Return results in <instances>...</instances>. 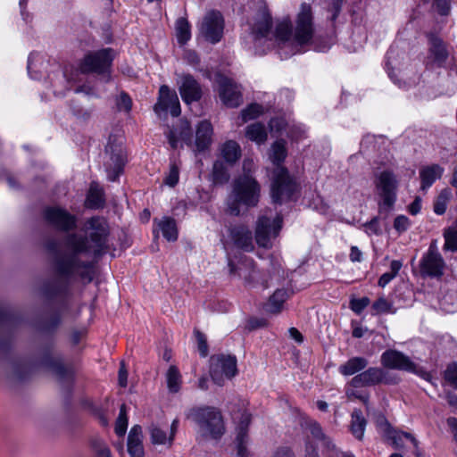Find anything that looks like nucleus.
Listing matches in <instances>:
<instances>
[{"label":"nucleus","instance_id":"nucleus-18","mask_svg":"<svg viewBox=\"0 0 457 457\" xmlns=\"http://www.w3.org/2000/svg\"><path fill=\"white\" fill-rule=\"evenodd\" d=\"M270 131L272 136H280L284 132L292 140H299L305 133L302 126L290 125L284 118L271 119L269 122Z\"/></svg>","mask_w":457,"mask_h":457},{"label":"nucleus","instance_id":"nucleus-34","mask_svg":"<svg viewBox=\"0 0 457 457\" xmlns=\"http://www.w3.org/2000/svg\"><path fill=\"white\" fill-rule=\"evenodd\" d=\"M288 294L285 289H278L270 296L266 310L270 313H278L282 310L283 303L287 299Z\"/></svg>","mask_w":457,"mask_h":457},{"label":"nucleus","instance_id":"nucleus-8","mask_svg":"<svg viewBox=\"0 0 457 457\" xmlns=\"http://www.w3.org/2000/svg\"><path fill=\"white\" fill-rule=\"evenodd\" d=\"M193 420L199 427L203 437L218 439L225 432L223 420L220 411L214 408H199L191 413Z\"/></svg>","mask_w":457,"mask_h":457},{"label":"nucleus","instance_id":"nucleus-38","mask_svg":"<svg viewBox=\"0 0 457 457\" xmlns=\"http://www.w3.org/2000/svg\"><path fill=\"white\" fill-rule=\"evenodd\" d=\"M381 363L387 370H395L400 368V353L395 350H387L381 355Z\"/></svg>","mask_w":457,"mask_h":457},{"label":"nucleus","instance_id":"nucleus-39","mask_svg":"<svg viewBox=\"0 0 457 457\" xmlns=\"http://www.w3.org/2000/svg\"><path fill=\"white\" fill-rule=\"evenodd\" d=\"M79 80L74 78L66 79L65 75L60 73L58 78L53 82L54 94L58 96L63 95L66 90L71 89Z\"/></svg>","mask_w":457,"mask_h":457},{"label":"nucleus","instance_id":"nucleus-45","mask_svg":"<svg viewBox=\"0 0 457 457\" xmlns=\"http://www.w3.org/2000/svg\"><path fill=\"white\" fill-rule=\"evenodd\" d=\"M445 247L453 252H457V223L445 232Z\"/></svg>","mask_w":457,"mask_h":457},{"label":"nucleus","instance_id":"nucleus-43","mask_svg":"<svg viewBox=\"0 0 457 457\" xmlns=\"http://www.w3.org/2000/svg\"><path fill=\"white\" fill-rule=\"evenodd\" d=\"M451 197L452 192L449 188H445L441 191L434 203V212L437 215H442L445 212Z\"/></svg>","mask_w":457,"mask_h":457},{"label":"nucleus","instance_id":"nucleus-12","mask_svg":"<svg viewBox=\"0 0 457 457\" xmlns=\"http://www.w3.org/2000/svg\"><path fill=\"white\" fill-rule=\"evenodd\" d=\"M237 373V359L232 355L217 354L211 357L210 374L215 384L224 385Z\"/></svg>","mask_w":457,"mask_h":457},{"label":"nucleus","instance_id":"nucleus-23","mask_svg":"<svg viewBox=\"0 0 457 457\" xmlns=\"http://www.w3.org/2000/svg\"><path fill=\"white\" fill-rule=\"evenodd\" d=\"M178 426V420H174L170 425V434L168 435L167 432L162 429L161 428L153 425L150 428V436L152 443L154 445H163L170 446L174 440Z\"/></svg>","mask_w":457,"mask_h":457},{"label":"nucleus","instance_id":"nucleus-27","mask_svg":"<svg viewBox=\"0 0 457 457\" xmlns=\"http://www.w3.org/2000/svg\"><path fill=\"white\" fill-rule=\"evenodd\" d=\"M245 137L253 142L257 145L266 143L268 139V132L265 126L260 122H254L248 125L245 130Z\"/></svg>","mask_w":457,"mask_h":457},{"label":"nucleus","instance_id":"nucleus-40","mask_svg":"<svg viewBox=\"0 0 457 457\" xmlns=\"http://www.w3.org/2000/svg\"><path fill=\"white\" fill-rule=\"evenodd\" d=\"M396 308L394 307L392 301L385 297H379L371 306L372 315H378L382 313H395Z\"/></svg>","mask_w":457,"mask_h":457},{"label":"nucleus","instance_id":"nucleus-29","mask_svg":"<svg viewBox=\"0 0 457 457\" xmlns=\"http://www.w3.org/2000/svg\"><path fill=\"white\" fill-rule=\"evenodd\" d=\"M221 158L228 163H235L241 156V147L234 140H228L220 147Z\"/></svg>","mask_w":457,"mask_h":457},{"label":"nucleus","instance_id":"nucleus-22","mask_svg":"<svg viewBox=\"0 0 457 457\" xmlns=\"http://www.w3.org/2000/svg\"><path fill=\"white\" fill-rule=\"evenodd\" d=\"M46 219L56 228L67 230L75 225L73 216L59 208H48L45 212Z\"/></svg>","mask_w":457,"mask_h":457},{"label":"nucleus","instance_id":"nucleus-49","mask_svg":"<svg viewBox=\"0 0 457 457\" xmlns=\"http://www.w3.org/2000/svg\"><path fill=\"white\" fill-rule=\"evenodd\" d=\"M433 6L442 16L449 15L452 7V0H434Z\"/></svg>","mask_w":457,"mask_h":457},{"label":"nucleus","instance_id":"nucleus-33","mask_svg":"<svg viewBox=\"0 0 457 457\" xmlns=\"http://www.w3.org/2000/svg\"><path fill=\"white\" fill-rule=\"evenodd\" d=\"M366 420L361 411L355 410L352 413L351 432L355 438L361 440L366 428Z\"/></svg>","mask_w":457,"mask_h":457},{"label":"nucleus","instance_id":"nucleus-19","mask_svg":"<svg viewBox=\"0 0 457 457\" xmlns=\"http://www.w3.org/2000/svg\"><path fill=\"white\" fill-rule=\"evenodd\" d=\"M106 153L110 154V163H107L106 170L108 179L114 181L122 172L125 163V154L122 146L120 145L115 149L110 144L106 146Z\"/></svg>","mask_w":457,"mask_h":457},{"label":"nucleus","instance_id":"nucleus-28","mask_svg":"<svg viewBox=\"0 0 457 457\" xmlns=\"http://www.w3.org/2000/svg\"><path fill=\"white\" fill-rule=\"evenodd\" d=\"M376 426L379 435L384 438V440L393 445L396 446V431L393 430L387 420L383 415H378L376 417Z\"/></svg>","mask_w":457,"mask_h":457},{"label":"nucleus","instance_id":"nucleus-25","mask_svg":"<svg viewBox=\"0 0 457 457\" xmlns=\"http://www.w3.org/2000/svg\"><path fill=\"white\" fill-rule=\"evenodd\" d=\"M143 435L140 426H134L128 437V452L130 457H144Z\"/></svg>","mask_w":457,"mask_h":457},{"label":"nucleus","instance_id":"nucleus-24","mask_svg":"<svg viewBox=\"0 0 457 457\" xmlns=\"http://www.w3.org/2000/svg\"><path fill=\"white\" fill-rule=\"evenodd\" d=\"M445 169L439 164H431L420 170V188L427 190L444 174Z\"/></svg>","mask_w":457,"mask_h":457},{"label":"nucleus","instance_id":"nucleus-47","mask_svg":"<svg viewBox=\"0 0 457 457\" xmlns=\"http://www.w3.org/2000/svg\"><path fill=\"white\" fill-rule=\"evenodd\" d=\"M128 428V418L125 405H121L115 423V432L118 436H123Z\"/></svg>","mask_w":457,"mask_h":457},{"label":"nucleus","instance_id":"nucleus-61","mask_svg":"<svg viewBox=\"0 0 457 457\" xmlns=\"http://www.w3.org/2000/svg\"><path fill=\"white\" fill-rule=\"evenodd\" d=\"M305 457H318L313 445L309 440L305 443Z\"/></svg>","mask_w":457,"mask_h":457},{"label":"nucleus","instance_id":"nucleus-21","mask_svg":"<svg viewBox=\"0 0 457 457\" xmlns=\"http://www.w3.org/2000/svg\"><path fill=\"white\" fill-rule=\"evenodd\" d=\"M400 67V46L397 43L393 44L385 55L384 69L389 79L395 83L400 82L398 73Z\"/></svg>","mask_w":457,"mask_h":457},{"label":"nucleus","instance_id":"nucleus-14","mask_svg":"<svg viewBox=\"0 0 457 457\" xmlns=\"http://www.w3.org/2000/svg\"><path fill=\"white\" fill-rule=\"evenodd\" d=\"M154 111L160 118L165 117L168 112L174 117H178L181 112V109L176 92L170 90L166 85L161 86L158 100L154 106Z\"/></svg>","mask_w":457,"mask_h":457},{"label":"nucleus","instance_id":"nucleus-5","mask_svg":"<svg viewBox=\"0 0 457 457\" xmlns=\"http://www.w3.org/2000/svg\"><path fill=\"white\" fill-rule=\"evenodd\" d=\"M260 193L261 187L253 176L240 175L233 181L232 190L227 199L228 212L232 215H238L241 207L255 206Z\"/></svg>","mask_w":457,"mask_h":457},{"label":"nucleus","instance_id":"nucleus-48","mask_svg":"<svg viewBox=\"0 0 457 457\" xmlns=\"http://www.w3.org/2000/svg\"><path fill=\"white\" fill-rule=\"evenodd\" d=\"M179 179V168L176 164V162H171L170 164L169 172L164 179V184L168 187H173L178 184Z\"/></svg>","mask_w":457,"mask_h":457},{"label":"nucleus","instance_id":"nucleus-30","mask_svg":"<svg viewBox=\"0 0 457 457\" xmlns=\"http://www.w3.org/2000/svg\"><path fill=\"white\" fill-rule=\"evenodd\" d=\"M159 230L168 241H176L178 238V228L175 220L169 217H163L160 220H154Z\"/></svg>","mask_w":457,"mask_h":457},{"label":"nucleus","instance_id":"nucleus-16","mask_svg":"<svg viewBox=\"0 0 457 457\" xmlns=\"http://www.w3.org/2000/svg\"><path fill=\"white\" fill-rule=\"evenodd\" d=\"M445 262L431 245L420 262V272L429 277H440L443 275Z\"/></svg>","mask_w":457,"mask_h":457},{"label":"nucleus","instance_id":"nucleus-37","mask_svg":"<svg viewBox=\"0 0 457 457\" xmlns=\"http://www.w3.org/2000/svg\"><path fill=\"white\" fill-rule=\"evenodd\" d=\"M166 382L170 393H177L181 386V375L175 366H170L166 372Z\"/></svg>","mask_w":457,"mask_h":457},{"label":"nucleus","instance_id":"nucleus-26","mask_svg":"<svg viewBox=\"0 0 457 457\" xmlns=\"http://www.w3.org/2000/svg\"><path fill=\"white\" fill-rule=\"evenodd\" d=\"M402 447L405 449L407 456L428 457L425 451L420 446V442L411 433L402 432Z\"/></svg>","mask_w":457,"mask_h":457},{"label":"nucleus","instance_id":"nucleus-36","mask_svg":"<svg viewBox=\"0 0 457 457\" xmlns=\"http://www.w3.org/2000/svg\"><path fill=\"white\" fill-rule=\"evenodd\" d=\"M104 203L103 190L97 183H92L87 196L86 204L89 208H98Z\"/></svg>","mask_w":457,"mask_h":457},{"label":"nucleus","instance_id":"nucleus-60","mask_svg":"<svg viewBox=\"0 0 457 457\" xmlns=\"http://www.w3.org/2000/svg\"><path fill=\"white\" fill-rule=\"evenodd\" d=\"M185 59L191 65H195L199 62L198 55L193 51H187L185 54Z\"/></svg>","mask_w":457,"mask_h":457},{"label":"nucleus","instance_id":"nucleus-64","mask_svg":"<svg viewBox=\"0 0 457 457\" xmlns=\"http://www.w3.org/2000/svg\"><path fill=\"white\" fill-rule=\"evenodd\" d=\"M274 457H294V453L287 448H282L277 451Z\"/></svg>","mask_w":457,"mask_h":457},{"label":"nucleus","instance_id":"nucleus-7","mask_svg":"<svg viewBox=\"0 0 457 457\" xmlns=\"http://www.w3.org/2000/svg\"><path fill=\"white\" fill-rule=\"evenodd\" d=\"M395 380V378H392L388 376V371L378 368H370L352 378L345 391L346 395L351 400L356 398L366 403L368 396L358 390L360 387L373 386L380 382L392 383Z\"/></svg>","mask_w":457,"mask_h":457},{"label":"nucleus","instance_id":"nucleus-15","mask_svg":"<svg viewBox=\"0 0 457 457\" xmlns=\"http://www.w3.org/2000/svg\"><path fill=\"white\" fill-rule=\"evenodd\" d=\"M219 96L227 107L235 108L243 102L240 87L223 76L219 77Z\"/></svg>","mask_w":457,"mask_h":457},{"label":"nucleus","instance_id":"nucleus-6","mask_svg":"<svg viewBox=\"0 0 457 457\" xmlns=\"http://www.w3.org/2000/svg\"><path fill=\"white\" fill-rule=\"evenodd\" d=\"M86 233L90 236V242L72 237L69 239V245L76 253L92 252L96 255L100 254L108 234L106 220L98 217L90 219L87 223Z\"/></svg>","mask_w":457,"mask_h":457},{"label":"nucleus","instance_id":"nucleus-13","mask_svg":"<svg viewBox=\"0 0 457 457\" xmlns=\"http://www.w3.org/2000/svg\"><path fill=\"white\" fill-rule=\"evenodd\" d=\"M199 35L211 44L220 41L224 32V19L218 11H208L198 26Z\"/></svg>","mask_w":457,"mask_h":457},{"label":"nucleus","instance_id":"nucleus-42","mask_svg":"<svg viewBox=\"0 0 457 457\" xmlns=\"http://www.w3.org/2000/svg\"><path fill=\"white\" fill-rule=\"evenodd\" d=\"M41 66H46L42 56L38 54H31L28 59V72L32 79H40L41 75L38 72Z\"/></svg>","mask_w":457,"mask_h":457},{"label":"nucleus","instance_id":"nucleus-46","mask_svg":"<svg viewBox=\"0 0 457 457\" xmlns=\"http://www.w3.org/2000/svg\"><path fill=\"white\" fill-rule=\"evenodd\" d=\"M400 270V262L398 261H394L391 263V270L384 273L378 279V286L381 287H385L388 285L391 280L396 277L398 271Z\"/></svg>","mask_w":457,"mask_h":457},{"label":"nucleus","instance_id":"nucleus-10","mask_svg":"<svg viewBox=\"0 0 457 457\" xmlns=\"http://www.w3.org/2000/svg\"><path fill=\"white\" fill-rule=\"evenodd\" d=\"M281 228L282 218L279 215L260 217L255 228V241L258 246L271 248L273 240L278 236Z\"/></svg>","mask_w":457,"mask_h":457},{"label":"nucleus","instance_id":"nucleus-52","mask_svg":"<svg viewBox=\"0 0 457 457\" xmlns=\"http://www.w3.org/2000/svg\"><path fill=\"white\" fill-rule=\"evenodd\" d=\"M195 338L197 341V346H198L200 354L203 357H205L208 353L206 338H205L204 335L203 333H201L200 331H195Z\"/></svg>","mask_w":457,"mask_h":457},{"label":"nucleus","instance_id":"nucleus-57","mask_svg":"<svg viewBox=\"0 0 457 457\" xmlns=\"http://www.w3.org/2000/svg\"><path fill=\"white\" fill-rule=\"evenodd\" d=\"M350 260L353 262H360L362 260V253L357 246L351 247Z\"/></svg>","mask_w":457,"mask_h":457},{"label":"nucleus","instance_id":"nucleus-50","mask_svg":"<svg viewBox=\"0 0 457 457\" xmlns=\"http://www.w3.org/2000/svg\"><path fill=\"white\" fill-rule=\"evenodd\" d=\"M445 378L457 389V364H450L445 371Z\"/></svg>","mask_w":457,"mask_h":457},{"label":"nucleus","instance_id":"nucleus-1","mask_svg":"<svg viewBox=\"0 0 457 457\" xmlns=\"http://www.w3.org/2000/svg\"><path fill=\"white\" fill-rule=\"evenodd\" d=\"M270 25V17L264 6L262 17L251 33L256 49L262 45H267L270 47L273 41L294 49L306 45L311 42L314 33L312 7L305 3L301 4L300 11L296 15L294 32L288 19L278 21L274 30L271 29Z\"/></svg>","mask_w":457,"mask_h":457},{"label":"nucleus","instance_id":"nucleus-53","mask_svg":"<svg viewBox=\"0 0 457 457\" xmlns=\"http://www.w3.org/2000/svg\"><path fill=\"white\" fill-rule=\"evenodd\" d=\"M117 105L120 110L129 112L132 105L130 97L128 95L121 93L117 100Z\"/></svg>","mask_w":457,"mask_h":457},{"label":"nucleus","instance_id":"nucleus-9","mask_svg":"<svg viewBox=\"0 0 457 457\" xmlns=\"http://www.w3.org/2000/svg\"><path fill=\"white\" fill-rule=\"evenodd\" d=\"M376 188L379 197L380 212L390 213L397 199L396 177L387 170L381 171L376 178Z\"/></svg>","mask_w":457,"mask_h":457},{"label":"nucleus","instance_id":"nucleus-2","mask_svg":"<svg viewBox=\"0 0 457 457\" xmlns=\"http://www.w3.org/2000/svg\"><path fill=\"white\" fill-rule=\"evenodd\" d=\"M229 236L231 242L225 241L223 245L228 256L230 275L243 279L248 285L257 283L261 278V273L255 268L253 261L238 253V250H253L251 231L245 227L237 226L230 229Z\"/></svg>","mask_w":457,"mask_h":457},{"label":"nucleus","instance_id":"nucleus-17","mask_svg":"<svg viewBox=\"0 0 457 457\" xmlns=\"http://www.w3.org/2000/svg\"><path fill=\"white\" fill-rule=\"evenodd\" d=\"M428 43L429 48L427 57V65L431 68L442 67L448 58V52L443 40L434 35H430Z\"/></svg>","mask_w":457,"mask_h":457},{"label":"nucleus","instance_id":"nucleus-59","mask_svg":"<svg viewBox=\"0 0 457 457\" xmlns=\"http://www.w3.org/2000/svg\"><path fill=\"white\" fill-rule=\"evenodd\" d=\"M128 380V372L125 370L124 366L121 365L119 370V384L120 386L125 387L127 386Z\"/></svg>","mask_w":457,"mask_h":457},{"label":"nucleus","instance_id":"nucleus-11","mask_svg":"<svg viewBox=\"0 0 457 457\" xmlns=\"http://www.w3.org/2000/svg\"><path fill=\"white\" fill-rule=\"evenodd\" d=\"M115 53L111 48H104L98 51L91 52L85 55L80 63V71L82 73L95 72L104 74L109 77L110 68Z\"/></svg>","mask_w":457,"mask_h":457},{"label":"nucleus","instance_id":"nucleus-55","mask_svg":"<svg viewBox=\"0 0 457 457\" xmlns=\"http://www.w3.org/2000/svg\"><path fill=\"white\" fill-rule=\"evenodd\" d=\"M254 170H255V164H254L253 160L251 158H245L243 161V174L242 175L248 174V175L253 176L252 174L254 171Z\"/></svg>","mask_w":457,"mask_h":457},{"label":"nucleus","instance_id":"nucleus-35","mask_svg":"<svg viewBox=\"0 0 457 457\" xmlns=\"http://www.w3.org/2000/svg\"><path fill=\"white\" fill-rule=\"evenodd\" d=\"M176 37L180 45H185L191 38V27L188 21L179 18L175 24Z\"/></svg>","mask_w":457,"mask_h":457},{"label":"nucleus","instance_id":"nucleus-20","mask_svg":"<svg viewBox=\"0 0 457 457\" xmlns=\"http://www.w3.org/2000/svg\"><path fill=\"white\" fill-rule=\"evenodd\" d=\"M179 91L187 104L198 101L202 96L200 85L191 75L181 76L179 81Z\"/></svg>","mask_w":457,"mask_h":457},{"label":"nucleus","instance_id":"nucleus-4","mask_svg":"<svg viewBox=\"0 0 457 457\" xmlns=\"http://www.w3.org/2000/svg\"><path fill=\"white\" fill-rule=\"evenodd\" d=\"M213 128L208 120L199 122L195 137L191 134L190 125L186 120H180L176 128L170 129L167 137L172 148L183 147L185 145L195 152L207 150L212 143Z\"/></svg>","mask_w":457,"mask_h":457},{"label":"nucleus","instance_id":"nucleus-58","mask_svg":"<svg viewBox=\"0 0 457 457\" xmlns=\"http://www.w3.org/2000/svg\"><path fill=\"white\" fill-rule=\"evenodd\" d=\"M75 93H84L87 96H93L95 95V91L92 87H90L87 85H79L74 88Z\"/></svg>","mask_w":457,"mask_h":457},{"label":"nucleus","instance_id":"nucleus-56","mask_svg":"<svg viewBox=\"0 0 457 457\" xmlns=\"http://www.w3.org/2000/svg\"><path fill=\"white\" fill-rule=\"evenodd\" d=\"M421 209V198L416 196L413 202L408 206V212L411 215H416L420 212Z\"/></svg>","mask_w":457,"mask_h":457},{"label":"nucleus","instance_id":"nucleus-41","mask_svg":"<svg viewBox=\"0 0 457 457\" xmlns=\"http://www.w3.org/2000/svg\"><path fill=\"white\" fill-rule=\"evenodd\" d=\"M263 107L257 104L248 105L245 109L242 110L240 113L238 119H240L241 121L239 122V125H242L243 123H245L249 120L259 118L261 115L263 114Z\"/></svg>","mask_w":457,"mask_h":457},{"label":"nucleus","instance_id":"nucleus-51","mask_svg":"<svg viewBox=\"0 0 457 457\" xmlns=\"http://www.w3.org/2000/svg\"><path fill=\"white\" fill-rule=\"evenodd\" d=\"M350 304H351V309L355 313L360 314L370 304V299L368 297L353 299L351 301Z\"/></svg>","mask_w":457,"mask_h":457},{"label":"nucleus","instance_id":"nucleus-63","mask_svg":"<svg viewBox=\"0 0 457 457\" xmlns=\"http://www.w3.org/2000/svg\"><path fill=\"white\" fill-rule=\"evenodd\" d=\"M342 4H343V0H332L331 2V5H332V8H333V18L335 19L337 14L339 13L340 10H341V7H342Z\"/></svg>","mask_w":457,"mask_h":457},{"label":"nucleus","instance_id":"nucleus-54","mask_svg":"<svg viewBox=\"0 0 457 457\" xmlns=\"http://www.w3.org/2000/svg\"><path fill=\"white\" fill-rule=\"evenodd\" d=\"M365 232L369 235H377L379 233V224L378 219H372L370 222L364 224Z\"/></svg>","mask_w":457,"mask_h":457},{"label":"nucleus","instance_id":"nucleus-32","mask_svg":"<svg viewBox=\"0 0 457 457\" xmlns=\"http://www.w3.org/2000/svg\"><path fill=\"white\" fill-rule=\"evenodd\" d=\"M242 424L243 426L239 428V431L237 432L236 443H237V454L240 457H245L246 456V448L245 444L247 442V436L245 432V428L250 422V415L248 413H244L242 415Z\"/></svg>","mask_w":457,"mask_h":457},{"label":"nucleus","instance_id":"nucleus-31","mask_svg":"<svg viewBox=\"0 0 457 457\" xmlns=\"http://www.w3.org/2000/svg\"><path fill=\"white\" fill-rule=\"evenodd\" d=\"M368 365V361L362 357H353L349 359L345 364L339 367V371L344 376H352L363 370Z\"/></svg>","mask_w":457,"mask_h":457},{"label":"nucleus","instance_id":"nucleus-3","mask_svg":"<svg viewBox=\"0 0 457 457\" xmlns=\"http://www.w3.org/2000/svg\"><path fill=\"white\" fill-rule=\"evenodd\" d=\"M287 154L286 141L276 140L270 148L269 159L276 165L272 172L270 195L274 203L289 200L297 190L296 183L290 178L287 170L281 166Z\"/></svg>","mask_w":457,"mask_h":457},{"label":"nucleus","instance_id":"nucleus-44","mask_svg":"<svg viewBox=\"0 0 457 457\" xmlns=\"http://www.w3.org/2000/svg\"><path fill=\"white\" fill-rule=\"evenodd\" d=\"M401 362H402V370H404L407 371H411L412 373H415V374L420 376L422 378H424L426 380H429L430 374L428 373L427 371L423 370L419 366H417L408 357L404 356L403 354H402Z\"/></svg>","mask_w":457,"mask_h":457},{"label":"nucleus","instance_id":"nucleus-62","mask_svg":"<svg viewBox=\"0 0 457 457\" xmlns=\"http://www.w3.org/2000/svg\"><path fill=\"white\" fill-rule=\"evenodd\" d=\"M289 335L294 340H295L299 344H301L303 341L302 334L295 328H291L289 329Z\"/></svg>","mask_w":457,"mask_h":457}]
</instances>
